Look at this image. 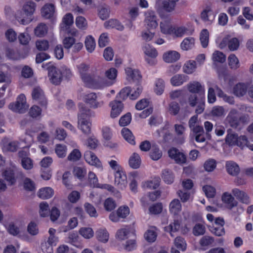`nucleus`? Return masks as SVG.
Masks as SVG:
<instances>
[{"mask_svg":"<svg viewBox=\"0 0 253 253\" xmlns=\"http://www.w3.org/2000/svg\"><path fill=\"white\" fill-rule=\"evenodd\" d=\"M2 175L10 185H14L17 179L22 180L25 176L21 169L16 167L6 168Z\"/></svg>","mask_w":253,"mask_h":253,"instance_id":"nucleus-1","label":"nucleus"},{"mask_svg":"<svg viewBox=\"0 0 253 253\" xmlns=\"http://www.w3.org/2000/svg\"><path fill=\"white\" fill-rule=\"evenodd\" d=\"M35 8L36 3L35 2L31 1L27 2L24 5L23 8L25 12L24 14H25L27 17L23 16V17H21L18 14H16L15 16L16 20L22 25L29 24L32 20L31 16L35 12Z\"/></svg>","mask_w":253,"mask_h":253,"instance_id":"nucleus-2","label":"nucleus"},{"mask_svg":"<svg viewBox=\"0 0 253 253\" xmlns=\"http://www.w3.org/2000/svg\"><path fill=\"white\" fill-rule=\"evenodd\" d=\"M84 82L87 87L94 89H101L113 84V82H107L106 79L100 76L92 77L89 76Z\"/></svg>","mask_w":253,"mask_h":253,"instance_id":"nucleus-3","label":"nucleus"},{"mask_svg":"<svg viewBox=\"0 0 253 253\" xmlns=\"http://www.w3.org/2000/svg\"><path fill=\"white\" fill-rule=\"evenodd\" d=\"M42 67L48 70V77L52 84L58 85L61 83L62 78L61 73L59 69L51 65L50 63L45 65L42 64Z\"/></svg>","mask_w":253,"mask_h":253,"instance_id":"nucleus-4","label":"nucleus"},{"mask_svg":"<svg viewBox=\"0 0 253 253\" xmlns=\"http://www.w3.org/2000/svg\"><path fill=\"white\" fill-rule=\"evenodd\" d=\"M28 105L26 103V98L24 94H20L14 103L9 104V109L13 112L24 113L28 108Z\"/></svg>","mask_w":253,"mask_h":253,"instance_id":"nucleus-5","label":"nucleus"},{"mask_svg":"<svg viewBox=\"0 0 253 253\" xmlns=\"http://www.w3.org/2000/svg\"><path fill=\"white\" fill-rule=\"evenodd\" d=\"M32 96L33 100H35L42 106L46 107L47 100L45 98L43 90L40 87H35L32 92Z\"/></svg>","mask_w":253,"mask_h":253,"instance_id":"nucleus-6","label":"nucleus"},{"mask_svg":"<svg viewBox=\"0 0 253 253\" xmlns=\"http://www.w3.org/2000/svg\"><path fill=\"white\" fill-rule=\"evenodd\" d=\"M176 4L174 2L169 1L168 0H165L162 2V7L157 9V12L161 18L166 17L164 10L168 13L173 12L175 9Z\"/></svg>","mask_w":253,"mask_h":253,"instance_id":"nucleus-7","label":"nucleus"},{"mask_svg":"<svg viewBox=\"0 0 253 253\" xmlns=\"http://www.w3.org/2000/svg\"><path fill=\"white\" fill-rule=\"evenodd\" d=\"M157 17L155 12L148 10L145 12V24L148 29H155L158 26Z\"/></svg>","mask_w":253,"mask_h":253,"instance_id":"nucleus-8","label":"nucleus"},{"mask_svg":"<svg viewBox=\"0 0 253 253\" xmlns=\"http://www.w3.org/2000/svg\"><path fill=\"white\" fill-rule=\"evenodd\" d=\"M169 157L173 159L177 164H184L186 162V156L175 148H172L168 151Z\"/></svg>","mask_w":253,"mask_h":253,"instance_id":"nucleus-9","label":"nucleus"},{"mask_svg":"<svg viewBox=\"0 0 253 253\" xmlns=\"http://www.w3.org/2000/svg\"><path fill=\"white\" fill-rule=\"evenodd\" d=\"M111 107V117L115 118L118 117L124 109V105L121 100H114L109 104Z\"/></svg>","mask_w":253,"mask_h":253,"instance_id":"nucleus-10","label":"nucleus"},{"mask_svg":"<svg viewBox=\"0 0 253 253\" xmlns=\"http://www.w3.org/2000/svg\"><path fill=\"white\" fill-rule=\"evenodd\" d=\"M115 183L119 188L123 189L126 187L127 183V177L124 171L118 169L115 174Z\"/></svg>","mask_w":253,"mask_h":253,"instance_id":"nucleus-11","label":"nucleus"},{"mask_svg":"<svg viewBox=\"0 0 253 253\" xmlns=\"http://www.w3.org/2000/svg\"><path fill=\"white\" fill-rule=\"evenodd\" d=\"M187 89L192 94H198L199 97L205 95V89L198 82H192L187 85Z\"/></svg>","mask_w":253,"mask_h":253,"instance_id":"nucleus-12","label":"nucleus"},{"mask_svg":"<svg viewBox=\"0 0 253 253\" xmlns=\"http://www.w3.org/2000/svg\"><path fill=\"white\" fill-rule=\"evenodd\" d=\"M84 158L85 161L89 165L102 169L101 162L92 152L86 151L84 154Z\"/></svg>","mask_w":253,"mask_h":253,"instance_id":"nucleus-13","label":"nucleus"},{"mask_svg":"<svg viewBox=\"0 0 253 253\" xmlns=\"http://www.w3.org/2000/svg\"><path fill=\"white\" fill-rule=\"evenodd\" d=\"M216 14L210 6H207L201 13V18L205 22L211 23L214 20Z\"/></svg>","mask_w":253,"mask_h":253,"instance_id":"nucleus-14","label":"nucleus"},{"mask_svg":"<svg viewBox=\"0 0 253 253\" xmlns=\"http://www.w3.org/2000/svg\"><path fill=\"white\" fill-rule=\"evenodd\" d=\"M226 121L230 126L237 128L239 126L238 112L236 109H232L226 117Z\"/></svg>","mask_w":253,"mask_h":253,"instance_id":"nucleus-15","label":"nucleus"},{"mask_svg":"<svg viewBox=\"0 0 253 253\" xmlns=\"http://www.w3.org/2000/svg\"><path fill=\"white\" fill-rule=\"evenodd\" d=\"M226 45H228V48L230 50H236L239 46V41L238 39L236 38H233L230 39L224 38L222 40L220 45L221 47L222 48L225 47Z\"/></svg>","mask_w":253,"mask_h":253,"instance_id":"nucleus-16","label":"nucleus"},{"mask_svg":"<svg viewBox=\"0 0 253 253\" xmlns=\"http://www.w3.org/2000/svg\"><path fill=\"white\" fill-rule=\"evenodd\" d=\"M248 83H239L233 87V92L237 97H242L245 95L249 86Z\"/></svg>","mask_w":253,"mask_h":253,"instance_id":"nucleus-17","label":"nucleus"},{"mask_svg":"<svg viewBox=\"0 0 253 253\" xmlns=\"http://www.w3.org/2000/svg\"><path fill=\"white\" fill-rule=\"evenodd\" d=\"M97 94L94 92H90L84 95L83 100L90 107L97 108L99 103L97 101Z\"/></svg>","mask_w":253,"mask_h":253,"instance_id":"nucleus-18","label":"nucleus"},{"mask_svg":"<svg viewBox=\"0 0 253 253\" xmlns=\"http://www.w3.org/2000/svg\"><path fill=\"white\" fill-rule=\"evenodd\" d=\"M233 195L241 202L248 205L250 203V199L248 194L244 191L238 188L233 189L232 190Z\"/></svg>","mask_w":253,"mask_h":253,"instance_id":"nucleus-19","label":"nucleus"},{"mask_svg":"<svg viewBox=\"0 0 253 253\" xmlns=\"http://www.w3.org/2000/svg\"><path fill=\"white\" fill-rule=\"evenodd\" d=\"M225 167L228 174L232 176H237L240 171L239 166L233 161H227Z\"/></svg>","mask_w":253,"mask_h":253,"instance_id":"nucleus-20","label":"nucleus"},{"mask_svg":"<svg viewBox=\"0 0 253 253\" xmlns=\"http://www.w3.org/2000/svg\"><path fill=\"white\" fill-rule=\"evenodd\" d=\"M222 201L227 205L228 209H232L238 205V202L231 195V194L225 192L222 196Z\"/></svg>","mask_w":253,"mask_h":253,"instance_id":"nucleus-21","label":"nucleus"},{"mask_svg":"<svg viewBox=\"0 0 253 253\" xmlns=\"http://www.w3.org/2000/svg\"><path fill=\"white\" fill-rule=\"evenodd\" d=\"M91 116V111L86 108L84 104L79 105V112L78 115V121L80 119L83 121H89Z\"/></svg>","mask_w":253,"mask_h":253,"instance_id":"nucleus-22","label":"nucleus"},{"mask_svg":"<svg viewBox=\"0 0 253 253\" xmlns=\"http://www.w3.org/2000/svg\"><path fill=\"white\" fill-rule=\"evenodd\" d=\"M55 12V6L51 3L45 4L42 9V14L45 18L51 17Z\"/></svg>","mask_w":253,"mask_h":253,"instance_id":"nucleus-23","label":"nucleus"},{"mask_svg":"<svg viewBox=\"0 0 253 253\" xmlns=\"http://www.w3.org/2000/svg\"><path fill=\"white\" fill-rule=\"evenodd\" d=\"M180 58L179 53L175 51H169L163 55L164 60L167 63L176 61Z\"/></svg>","mask_w":253,"mask_h":253,"instance_id":"nucleus-24","label":"nucleus"},{"mask_svg":"<svg viewBox=\"0 0 253 253\" xmlns=\"http://www.w3.org/2000/svg\"><path fill=\"white\" fill-rule=\"evenodd\" d=\"M161 177L164 182L168 184H170L174 181V175L170 169H163L162 172Z\"/></svg>","mask_w":253,"mask_h":253,"instance_id":"nucleus-25","label":"nucleus"},{"mask_svg":"<svg viewBox=\"0 0 253 253\" xmlns=\"http://www.w3.org/2000/svg\"><path fill=\"white\" fill-rule=\"evenodd\" d=\"M169 210L171 213L176 215L181 211V205L178 199H173L169 204Z\"/></svg>","mask_w":253,"mask_h":253,"instance_id":"nucleus-26","label":"nucleus"},{"mask_svg":"<svg viewBox=\"0 0 253 253\" xmlns=\"http://www.w3.org/2000/svg\"><path fill=\"white\" fill-rule=\"evenodd\" d=\"M180 227V223L178 220H174L168 226L165 227V230L169 232L172 237H174V233L178 231Z\"/></svg>","mask_w":253,"mask_h":253,"instance_id":"nucleus-27","label":"nucleus"},{"mask_svg":"<svg viewBox=\"0 0 253 253\" xmlns=\"http://www.w3.org/2000/svg\"><path fill=\"white\" fill-rule=\"evenodd\" d=\"M104 26L106 28H115L119 31H123L124 29V26L116 19H110L104 23Z\"/></svg>","mask_w":253,"mask_h":253,"instance_id":"nucleus-28","label":"nucleus"},{"mask_svg":"<svg viewBox=\"0 0 253 253\" xmlns=\"http://www.w3.org/2000/svg\"><path fill=\"white\" fill-rule=\"evenodd\" d=\"M78 126L83 133L85 134H89L91 131V123L89 121H83L80 119V121H78Z\"/></svg>","mask_w":253,"mask_h":253,"instance_id":"nucleus-29","label":"nucleus"},{"mask_svg":"<svg viewBox=\"0 0 253 253\" xmlns=\"http://www.w3.org/2000/svg\"><path fill=\"white\" fill-rule=\"evenodd\" d=\"M140 164L141 159L139 155L137 153H134L129 158V166L134 169H136L139 168Z\"/></svg>","mask_w":253,"mask_h":253,"instance_id":"nucleus-30","label":"nucleus"},{"mask_svg":"<svg viewBox=\"0 0 253 253\" xmlns=\"http://www.w3.org/2000/svg\"><path fill=\"white\" fill-rule=\"evenodd\" d=\"M54 194L53 190L50 187H44L41 189L38 192V196L43 199L51 198Z\"/></svg>","mask_w":253,"mask_h":253,"instance_id":"nucleus-31","label":"nucleus"},{"mask_svg":"<svg viewBox=\"0 0 253 253\" xmlns=\"http://www.w3.org/2000/svg\"><path fill=\"white\" fill-rule=\"evenodd\" d=\"M77 68L83 82L88 79V77L90 76L87 73L89 68V65L84 63H81L77 66Z\"/></svg>","mask_w":253,"mask_h":253,"instance_id":"nucleus-32","label":"nucleus"},{"mask_svg":"<svg viewBox=\"0 0 253 253\" xmlns=\"http://www.w3.org/2000/svg\"><path fill=\"white\" fill-rule=\"evenodd\" d=\"M228 65L230 69L237 70L240 67L239 60L234 54H231L228 57Z\"/></svg>","mask_w":253,"mask_h":253,"instance_id":"nucleus-33","label":"nucleus"},{"mask_svg":"<svg viewBox=\"0 0 253 253\" xmlns=\"http://www.w3.org/2000/svg\"><path fill=\"white\" fill-rule=\"evenodd\" d=\"M161 32L165 34H172L173 27L171 25L170 21L168 20L160 23Z\"/></svg>","mask_w":253,"mask_h":253,"instance_id":"nucleus-34","label":"nucleus"},{"mask_svg":"<svg viewBox=\"0 0 253 253\" xmlns=\"http://www.w3.org/2000/svg\"><path fill=\"white\" fill-rule=\"evenodd\" d=\"M116 236L119 240H124L128 238L134 237V235L126 229H121L117 231Z\"/></svg>","mask_w":253,"mask_h":253,"instance_id":"nucleus-35","label":"nucleus"},{"mask_svg":"<svg viewBox=\"0 0 253 253\" xmlns=\"http://www.w3.org/2000/svg\"><path fill=\"white\" fill-rule=\"evenodd\" d=\"M121 133L123 137L128 142L132 145L135 144L134 137L129 129L126 127L123 128L121 131Z\"/></svg>","mask_w":253,"mask_h":253,"instance_id":"nucleus-36","label":"nucleus"},{"mask_svg":"<svg viewBox=\"0 0 253 253\" xmlns=\"http://www.w3.org/2000/svg\"><path fill=\"white\" fill-rule=\"evenodd\" d=\"M142 49L144 53L149 57L156 58L158 55L156 49L151 46L149 44H145Z\"/></svg>","mask_w":253,"mask_h":253,"instance_id":"nucleus-37","label":"nucleus"},{"mask_svg":"<svg viewBox=\"0 0 253 253\" xmlns=\"http://www.w3.org/2000/svg\"><path fill=\"white\" fill-rule=\"evenodd\" d=\"M125 71L127 76L133 81H138L141 78L138 70H133L131 68H126Z\"/></svg>","mask_w":253,"mask_h":253,"instance_id":"nucleus-38","label":"nucleus"},{"mask_svg":"<svg viewBox=\"0 0 253 253\" xmlns=\"http://www.w3.org/2000/svg\"><path fill=\"white\" fill-rule=\"evenodd\" d=\"M209 40V33L207 29L202 30L200 35V40L204 48L208 46Z\"/></svg>","mask_w":253,"mask_h":253,"instance_id":"nucleus-39","label":"nucleus"},{"mask_svg":"<svg viewBox=\"0 0 253 253\" xmlns=\"http://www.w3.org/2000/svg\"><path fill=\"white\" fill-rule=\"evenodd\" d=\"M196 68V61L190 60L187 62L183 66V72L186 74H192L194 72Z\"/></svg>","mask_w":253,"mask_h":253,"instance_id":"nucleus-40","label":"nucleus"},{"mask_svg":"<svg viewBox=\"0 0 253 253\" xmlns=\"http://www.w3.org/2000/svg\"><path fill=\"white\" fill-rule=\"evenodd\" d=\"M195 40L192 37H188L184 39L181 43V47L183 50H187L192 48L194 45Z\"/></svg>","mask_w":253,"mask_h":253,"instance_id":"nucleus-41","label":"nucleus"},{"mask_svg":"<svg viewBox=\"0 0 253 253\" xmlns=\"http://www.w3.org/2000/svg\"><path fill=\"white\" fill-rule=\"evenodd\" d=\"M20 143L18 141H13L4 144L3 148L7 151L14 152L17 151Z\"/></svg>","mask_w":253,"mask_h":253,"instance_id":"nucleus-42","label":"nucleus"},{"mask_svg":"<svg viewBox=\"0 0 253 253\" xmlns=\"http://www.w3.org/2000/svg\"><path fill=\"white\" fill-rule=\"evenodd\" d=\"M149 155L153 160L157 161L162 157V152L157 146H153Z\"/></svg>","mask_w":253,"mask_h":253,"instance_id":"nucleus-43","label":"nucleus"},{"mask_svg":"<svg viewBox=\"0 0 253 253\" xmlns=\"http://www.w3.org/2000/svg\"><path fill=\"white\" fill-rule=\"evenodd\" d=\"M47 33V27L43 23L39 24L35 29V34L37 36L43 37Z\"/></svg>","mask_w":253,"mask_h":253,"instance_id":"nucleus-44","label":"nucleus"},{"mask_svg":"<svg viewBox=\"0 0 253 253\" xmlns=\"http://www.w3.org/2000/svg\"><path fill=\"white\" fill-rule=\"evenodd\" d=\"M96 237L98 241L106 243L109 239V233L106 229H99L96 232Z\"/></svg>","mask_w":253,"mask_h":253,"instance_id":"nucleus-45","label":"nucleus"},{"mask_svg":"<svg viewBox=\"0 0 253 253\" xmlns=\"http://www.w3.org/2000/svg\"><path fill=\"white\" fill-rule=\"evenodd\" d=\"M225 141L229 145H236L238 141V135L235 133L230 132L229 130H228Z\"/></svg>","mask_w":253,"mask_h":253,"instance_id":"nucleus-46","label":"nucleus"},{"mask_svg":"<svg viewBox=\"0 0 253 253\" xmlns=\"http://www.w3.org/2000/svg\"><path fill=\"white\" fill-rule=\"evenodd\" d=\"M185 82V76L182 75H176L171 78L170 82L172 85L179 86Z\"/></svg>","mask_w":253,"mask_h":253,"instance_id":"nucleus-47","label":"nucleus"},{"mask_svg":"<svg viewBox=\"0 0 253 253\" xmlns=\"http://www.w3.org/2000/svg\"><path fill=\"white\" fill-rule=\"evenodd\" d=\"M216 167V162L214 159H209L205 161L204 167L207 171H212Z\"/></svg>","mask_w":253,"mask_h":253,"instance_id":"nucleus-48","label":"nucleus"},{"mask_svg":"<svg viewBox=\"0 0 253 253\" xmlns=\"http://www.w3.org/2000/svg\"><path fill=\"white\" fill-rule=\"evenodd\" d=\"M132 90L129 86L125 87L122 88L118 94L117 95L116 98L122 100H126L127 97L129 95Z\"/></svg>","mask_w":253,"mask_h":253,"instance_id":"nucleus-49","label":"nucleus"},{"mask_svg":"<svg viewBox=\"0 0 253 253\" xmlns=\"http://www.w3.org/2000/svg\"><path fill=\"white\" fill-rule=\"evenodd\" d=\"M81 157L82 154L79 150L74 149L68 155L67 159L70 161L75 162L79 161Z\"/></svg>","mask_w":253,"mask_h":253,"instance_id":"nucleus-50","label":"nucleus"},{"mask_svg":"<svg viewBox=\"0 0 253 253\" xmlns=\"http://www.w3.org/2000/svg\"><path fill=\"white\" fill-rule=\"evenodd\" d=\"M84 209L86 212L90 217H96L98 216L97 211L94 207L88 203H85L84 204Z\"/></svg>","mask_w":253,"mask_h":253,"instance_id":"nucleus-51","label":"nucleus"},{"mask_svg":"<svg viewBox=\"0 0 253 253\" xmlns=\"http://www.w3.org/2000/svg\"><path fill=\"white\" fill-rule=\"evenodd\" d=\"M85 46L86 50L89 52H92L94 50L95 42L92 37H86L85 41Z\"/></svg>","mask_w":253,"mask_h":253,"instance_id":"nucleus-52","label":"nucleus"},{"mask_svg":"<svg viewBox=\"0 0 253 253\" xmlns=\"http://www.w3.org/2000/svg\"><path fill=\"white\" fill-rule=\"evenodd\" d=\"M40 214L42 217H46L49 214V209L47 202H43L40 204Z\"/></svg>","mask_w":253,"mask_h":253,"instance_id":"nucleus-53","label":"nucleus"},{"mask_svg":"<svg viewBox=\"0 0 253 253\" xmlns=\"http://www.w3.org/2000/svg\"><path fill=\"white\" fill-rule=\"evenodd\" d=\"M165 88V83L162 79H158L155 83V91L158 95L163 93Z\"/></svg>","mask_w":253,"mask_h":253,"instance_id":"nucleus-54","label":"nucleus"},{"mask_svg":"<svg viewBox=\"0 0 253 253\" xmlns=\"http://www.w3.org/2000/svg\"><path fill=\"white\" fill-rule=\"evenodd\" d=\"M24 189L29 191H33L35 189V184L33 181L29 178H25L23 181Z\"/></svg>","mask_w":253,"mask_h":253,"instance_id":"nucleus-55","label":"nucleus"},{"mask_svg":"<svg viewBox=\"0 0 253 253\" xmlns=\"http://www.w3.org/2000/svg\"><path fill=\"white\" fill-rule=\"evenodd\" d=\"M174 245L175 247L182 251L186 250V244L183 238L177 237L174 241Z\"/></svg>","mask_w":253,"mask_h":253,"instance_id":"nucleus-56","label":"nucleus"},{"mask_svg":"<svg viewBox=\"0 0 253 253\" xmlns=\"http://www.w3.org/2000/svg\"><path fill=\"white\" fill-rule=\"evenodd\" d=\"M206 231L205 227L200 223L196 224L193 227V233L195 236L204 235Z\"/></svg>","mask_w":253,"mask_h":253,"instance_id":"nucleus-57","label":"nucleus"},{"mask_svg":"<svg viewBox=\"0 0 253 253\" xmlns=\"http://www.w3.org/2000/svg\"><path fill=\"white\" fill-rule=\"evenodd\" d=\"M104 207L106 211H110L113 210L116 208V204L113 199L108 198L105 201Z\"/></svg>","mask_w":253,"mask_h":253,"instance_id":"nucleus-58","label":"nucleus"},{"mask_svg":"<svg viewBox=\"0 0 253 253\" xmlns=\"http://www.w3.org/2000/svg\"><path fill=\"white\" fill-rule=\"evenodd\" d=\"M214 238L209 236H204L200 240V244L202 247H206L212 244Z\"/></svg>","mask_w":253,"mask_h":253,"instance_id":"nucleus-59","label":"nucleus"},{"mask_svg":"<svg viewBox=\"0 0 253 253\" xmlns=\"http://www.w3.org/2000/svg\"><path fill=\"white\" fill-rule=\"evenodd\" d=\"M117 213L120 218H126L129 213V209L127 206H121L117 211Z\"/></svg>","mask_w":253,"mask_h":253,"instance_id":"nucleus-60","label":"nucleus"},{"mask_svg":"<svg viewBox=\"0 0 253 253\" xmlns=\"http://www.w3.org/2000/svg\"><path fill=\"white\" fill-rule=\"evenodd\" d=\"M80 234L86 239H89L93 237V231L91 228H82L79 231Z\"/></svg>","mask_w":253,"mask_h":253,"instance_id":"nucleus-61","label":"nucleus"},{"mask_svg":"<svg viewBox=\"0 0 253 253\" xmlns=\"http://www.w3.org/2000/svg\"><path fill=\"white\" fill-rule=\"evenodd\" d=\"M180 106L178 103L173 101L169 104V111L170 114L175 116L179 113Z\"/></svg>","mask_w":253,"mask_h":253,"instance_id":"nucleus-62","label":"nucleus"},{"mask_svg":"<svg viewBox=\"0 0 253 253\" xmlns=\"http://www.w3.org/2000/svg\"><path fill=\"white\" fill-rule=\"evenodd\" d=\"M224 109L222 106H216L212 108L211 114L214 117H220L224 115Z\"/></svg>","mask_w":253,"mask_h":253,"instance_id":"nucleus-63","label":"nucleus"},{"mask_svg":"<svg viewBox=\"0 0 253 253\" xmlns=\"http://www.w3.org/2000/svg\"><path fill=\"white\" fill-rule=\"evenodd\" d=\"M55 153L59 158H64L66 154V147L65 145L57 144L55 148Z\"/></svg>","mask_w":253,"mask_h":253,"instance_id":"nucleus-64","label":"nucleus"}]
</instances>
